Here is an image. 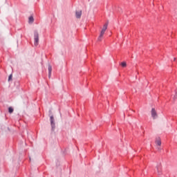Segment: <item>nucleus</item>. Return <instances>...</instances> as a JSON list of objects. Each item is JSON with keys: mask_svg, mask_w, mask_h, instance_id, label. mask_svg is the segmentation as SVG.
I'll return each instance as SVG.
<instances>
[{"mask_svg": "<svg viewBox=\"0 0 177 177\" xmlns=\"http://www.w3.org/2000/svg\"><path fill=\"white\" fill-rule=\"evenodd\" d=\"M50 75H52V66L48 65V77L50 78Z\"/></svg>", "mask_w": 177, "mask_h": 177, "instance_id": "obj_7", "label": "nucleus"}, {"mask_svg": "<svg viewBox=\"0 0 177 177\" xmlns=\"http://www.w3.org/2000/svg\"><path fill=\"white\" fill-rule=\"evenodd\" d=\"M174 60H176V58H174Z\"/></svg>", "mask_w": 177, "mask_h": 177, "instance_id": "obj_15", "label": "nucleus"}, {"mask_svg": "<svg viewBox=\"0 0 177 177\" xmlns=\"http://www.w3.org/2000/svg\"><path fill=\"white\" fill-rule=\"evenodd\" d=\"M156 145H158V146H161V140H156Z\"/></svg>", "mask_w": 177, "mask_h": 177, "instance_id": "obj_12", "label": "nucleus"}, {"mask_svg": "<svg viewBox=\"0 0 177 177\" xmlns=\"http://www.w3.org/2000/svg\"><path fill=\"white\" fill-rule=\"evenodd\" d=\"M107 26H109V24H108V23H106V24L104 25V26H103V28H102V30H101V32H100L101 36H102V35H104V32H106V30H107Z\"/></svg>", "mask_w": 177, "mask_h": 177, "instance_id": "obj_4", "label": "nucleus"}, {"mask_svg": "<svg viewBox=\"0 0 177 177\" xmlns=\"http://www.w3.org/2000/svg\"><path fill=\"white\" fill-rule=\"evenodd\" d=\"M121 66H122V67H127V62H122Z\"/></svg>", "mask_w": 177, "mask_h": 177, "instance_id": "obj_10", "label": "nucleus"}, {"mask_svg": "<svg viewBox=\"0 0 177 177\" xmlns=\"http://www.w3.org/2000/svg\"><path fill=\"white\" fill-rule=\"evenodd\" d=\"M103 35H102L101 34L100 35V36L98 37V41H102V38Z\"/></svg>", "mask_w": 177, "mask_h": 177, "instance_id": "obj_13", "label": "nucleus"}, {"mask_svg": "<svg viewBox=\"0 0 177 177\" xmlns=\"http://www.w3.org/2000/svg\"><path fill=\"white\" fill-rule=\"evenodd\" d=\"M34 39H35V46H38V44H39V34L38 31H34Z\"/></svg>", "mask_w": 177, "mask_h": 177, "instance_id": "obj_2", "label": "nucleus"}, {"mask_svg": "<svg viewBox=\"0 0 177 177\" xmlns=\"http://www.w3.org/2000/svg\"><path fill=\"white\" fill-rule=\"evenodd\" d=\"M13 111H15V109H13V107H12V106L8 107V113L10 114H12L13 113Z\"/></svg>", "mask_w": 177, "mask_h": 177, "instance_id": "obj_9", "label": "nucleus"}, {"mask_svg": "<svg viewBox=\"0 0 177 177\" xmlns=\"http://www.w3.org/2000/svg\"><path fill=\"white\" fill-rule=\"evenodd\" d=\"M157 171L158 175H161V174H162V172L161 171V163L157 165L156 170H155V171Z\"/></svg>", "mask_w": 177, "mask_h": 177, "instance_id": "obj_5", "label": "nucleus"}, {"mask_svg": "<svg viewBox=\"0 0 177 177\" xmlns=\"http://www.w3.org/2000/svg\"><path fill=\"white\" fill-rule=\"evenodd\" d=\"M151 113L153 120H156V118L158 117V115H157V111H156V109L152 108Z\"/></svg>", "mask_w": 177, "mask_h": 177, "instance_id": "obj_3", "label": "nucleus"}, {"mask_svg": "<svg viewBox=\"0 0 177 177\" xmlns=\"http://www.w3.org/2000/svg\"><path fill=\"white\" fill-rule=\"evenodd\" d=\"M49 117H50V124L51 127V132H55V129H56V123L55 122V117H53V115L52 114V110H49L48 111Z\"/></svg>", "mask_w": 177, "mask_h": 177, "instance_id": "obj_1", "label": "nucleus"}, {"mask_svg": "<svg viewBox=\"0 0 177 177\" xmlns=\"http://www.w3.org/2000/svg\"><path fill=\"white\" fill-rule=\"evenodd\" d=\"M12 78H13V75L12 74H10L9 76H8V81H12Z\"/></svg>", "mask_w": 177, "mask_h": 177, "instance_id": "obj_11", "label": "nucleus"}, {"mask_svg": "<svg viewBox=\"0 0 177 177\" xmlns=\"http://www.w3.org/2000/svg\"><path fill=\"white\" fill-rule=\"evenodd\" d=\"M28 23L29 24L34 23V17H32V16L29 17V18H28Z\"/></svg>", "mask_w": 177, "mask_h": 177, "instance_id": "obj_8", "label": "nucleus"}, {"mask_svg": "<svg viewBox=\"0 0 177 177\" xmlns=\"http://www.w3.org/2000/svg\"><path fill=\"white\" fill-rule=\"evenodd\" d=\"M75 16H76V19H81V16H82V10L76 11Z\"/></svg>", "mask_w": 177, "mask_h": 177, "instance_id": "obj_6", "label": "nucleus"}, {"mask_svg": "<svg viewBox=\"0 0 177 177\" xmlns=\"http://www.w3.org/2000/svg\"><path fill=\"white\" fill-rule=\"evenodd\" d=\"M174 99H177V94L176 93V95L174 97Z\"/></svg>", "mask_w": 177, "mask_h": 177, "instance_id": "obj_14", "label": "nucleus"}]
</instances>
